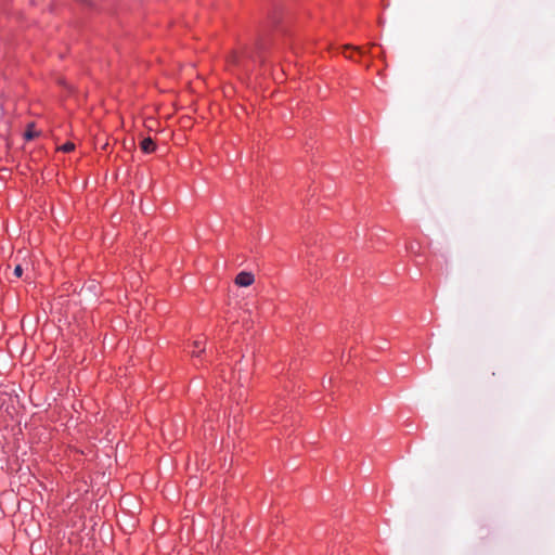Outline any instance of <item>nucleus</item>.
<instances>
[{"mask_svg": "<svg viewBox=\"0 0 555 555\" xmlns=\"http://www.w3.org/2000/svg\"><path fill=\"white\" fill-rule=\"evenodd\" d=\"M140 147L141 150L146 153V154H150V153H153L155 152L156 150V144L155 142L152 140V138H144L142 139V141L140 142Z\"/></svg>", "mask_w": 555, "mask_h": 555, "instance_id": "1", "label": "nucleus"}, {"mask_svg": "<svg viewBox=\"0 0 555 555\" xmlns=\"http://www.w3.org/2000/svg\"><path fill=\"white\" fill-rule=\"evenodd\" d=\"M38 134H39V132H37L35 130V125L34 124H29L28 127H27V130L24 133V138H25V140L30 141L34 138H36Z\"/></svg>", "mask_w": 555, "mask_h": 555, "instance_id": "2", "label": "nucleus"}, {"mask_svg": "<svg viewBox=\"0 0 555 555\" xmlns=\"http://www.w3.org/2000/svg\"><path fill=\"white\" fill-rule=\"evenodd\" d=\"M270 23L273 27H278L281 23V14L279 12H274L271 16H270Z\"/></svg>", "mask_w": 555, "mask_h": 555, "instance_id": "3", "label": "nucleus"}, {"mask_svg": "<svg viewBox=\"0 0 555 555\" xmlns=\"http://www.w3.org/2000/svg\"><path fill=\"white\" fill-rule=\"evenodd\" d=\"M202 346H203V341L202 340H194V343H193L194 350L192 351V354L193 356H197L202 351H204V348H202Z\"/></svg>", "mask_w": 555, "mask_h": 555, "instance_id": "4", "label": "nucleus"}, {"mask_svg": "<svg viewBox=\"0 0 555 555\" xmlns=\"http://www.w3.org/2000/svg\"><path fill=\"white\" fill-rule=\"evenodd\" d=\"M74 149H75V144L72 142H66L65 144H63L62 146L59 147V150L64 153H69V152L74 151Z\"/></svg>", "mask_w": 555, "mask_h": 555, "instance_id": "5", "label": "nucleus"}, {"mask_svg": "<svg viewBox=\"0 0 555 555\" xmlns=\"http://www.w3.org/2000/svg\"><path fill=\"white\" fill-rule=\"evenodd\" d=\"M255 282L254 274L245 271V287L251 285Z\"/></svg>", "mask_w": 555, "mask_h": 555, "instance_id": "6", "label": "nucleus"}, {"mask_svg": "<svg viewBox=\"0 0 555 555\" xmlns=\"http://www.w3.org/2000/svg\"><path fill=\"white\" fill-rule=\"evenodd\" d=\"M23 274V268L21 264H16L15 268H14V275L16 278H21Z\"/></svg>", "mask_w": 555, "mask_h": 555, "instance_id": "7", "label": "nucleus"}, {"mask_svg": "<svg viewBox=\"0 0 555 555\" xmlns=\"http://www.w3.org/2000/svg\"><path fill=\"white\" fill-rule=\"evenodd\" d=\"M235 284L237 286H243V272H240L235 278Z\"/></svg>", "mask_w": 555, "mask_h": 555, "instance_id": "8", "label": "nucleus"}]
</instances>
